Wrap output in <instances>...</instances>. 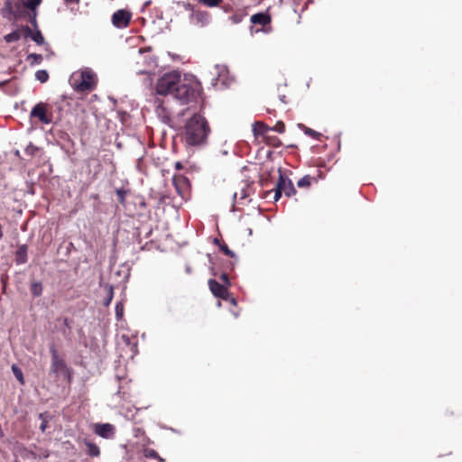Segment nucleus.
<instances>
[{
	"mask_svg": "<svg viewBox=\"0 0 462 462\" xmlns=\"http://www.w3.org/2000/svg\"><path fill=\"white\" fill-rule=\"evenodd\" d=\"M50 351L51 355V373L56 376L63 375L64 378L69 381L71 377L70 371L63 359L59 356L57 349L54 346H51Z\"/></svg>",
	"mask_w": 462,
	"mask_h": 462,
	"instance_id": "5",
	"label": "nucleus"
},
{
	"mask_svg": "<svg viewBox=\"0 0 462 462\" xmlns=\"http://www.w3.org/2000/svg\"><path fill=\"white\" fill-rule=\"evenodd\" d=\"M221 279H222L224 282H228V278H227V275H226V273H223V274L221 275Z\"/></svg>",
	"mask_w": 462,
	"mask_h": 462,
	"instance_id": "33",
	"label": "nucleus"
},
{
	"mask_svg": "<svg viewBox=\"0 0 462 462\" xmlns=\"http://www.w3.org/2000/svg\"><path fill=\"white\" fill-rule=\"evenodd\" d=\"M86 446L88 448V454L91 457H98L100 455L99 448L92 443V442H86Z\"/></svg>",
	"mask_w": 462,
	"mask_h": 462,
	"instance_id": "15",
	"label": "nucleus"
},
{
	"mask_svg": "<svg viewBox=\"0 0 462 462\" xmlns=\"http://www.w3.org/2000/svg\"><path fill=\"white\" fill-rule=\"evenodd\" d=\"M106 291H107V297L104 300V305L107 307L111 303V301L113 300L114 289L110 285H106Z\"/></svg>",
	"mask_w": 462,
	"mask_h": 462,
	"instance_id": "22",
	"label": "nucleus"
},
{
	"mask_svg": "<svg viewBox=\"0 0 462 462\" xmlns=\"http://www.w3.org/2000/svg\"><path fill=\"white\" fill-rule=\"evenodd\" d=\"M12 371L15 376V378L22 383L23 384L24 383V379H23V372L22 370L17 367L16 365H12Z\"/></svg>",
	"mask_w": 462,
	"mask_h": 462,
	"instance_id": "21",
	"label": "nucleus"
},
{
	"mask_svg": "<svg viewBox=\"0 0 462 462\" xmlns=\"http://www.w3.org/2000/svg\"><path fill=\"white\" fill-rule=\"evenodd\" d=\"M185 114V109H183L181 112L178 114L179 116H183Z\"/></svg>",
	"mask_w": 462,
	"mask_h": 462,
	"instance_id": "34",
	"label": "nucleus"
},
{
	"mask_svg": "<svg viewBox=\"0 0 462 462\" xmlns=\"http://www.w3.org/2000/svg\"><path fill=\"white\" fill-rule=\"evenodd\" d=\"M144 456L149 458H154V459H158L161 462H164V459L162 458L154 449H151V448L145 449Z\"/></svg>",
	"mask_w": 462,
	"mask_h": 462,
	"instance_id": "20",
	"label": "nucleus"
},
{
	"mask_svg": "<svg viewBox=\"0 0 462 462\" xmlns=\"http://www.w3.org/2000/svg\"><path fill=\"white\" fill-rule=\"evenodd\" d=\"M117 194L120 195V196H123V193H121V191H117Z\"/></svg>",
	"mask_w": 462,
	"mask_h": 462,
	"instance_id": "40",
	"label": "nucleus"
},
{
	"mask_svg": "<svg viewBox=\"0 0 462 462\" xmlns=\"http://www.w3.org/2000/svg\"><path fill=\"white\" fill-rule=\"evenodd\" d=\"M156 92L162 96H171L180 105L195 101L201 92L200 82L192 75L173 70L162 75L156 83Z\"/></svg>",
	"mask_w": 462,
	"mask_h": 462,
	"instance_id": "1",
	"label": "nucleus"
},
{
	"mask_svg": "<svg viewBox=\"0 0 462 462\" xmlns=\"http://www.w3.org/2000/svg\"><path fill=\"white\" fill-rule=\"evenodd\" d=\"M117 194L120 195V196H123V193H121V191H117Z\"/></svg>",
	"mask_w": 462,
	"mask_h": 462,
	"instance_id": "41",
	"label": "nucleus"
},
{
	"mask_svg": "<svg viewBox=\"0 0 462 462\" xmlns=\"http://www.w3.org/2000/svg\"><path fill=\"white\" fill-rule=\"evenodd\" d=\"M208 285L211 292L217 298L226 300L228 297V291L222 284L217 282L216 280L210 279Z\"/></svg>",
	"mask_w": 462,
	"mask_h": 462,
	"instance_id": "9",
	"label": "nucleus"
},
{
	"mask_svg": "<svg viewBox=\"0 0 462 462\" xmlns=\"http://www.w3.org/2000/svg\"><path fill=\"white\" fill-rule=\"evenodd\" d=\"M124 316V304L121 301H118L116 305V319L119 320Z\"/></svg>",
	"mask_w": 462,
	"mask_h": 462,
	"instance_id": "24",
	"label": "nucleus"
},
{
	"mask_svg": "<svg viewBox=\"0 0 462 462\" xmlns=\"http://www.w3.org/2000/svg\"><path fill=\"white\" fill-rule=\"evenodd\" d=\"M10 40H12V35L11 34L7 35V41H10Z\"/></svg>",
	"mask_w": 462,
	"mask_h": 462,
	"instance_id": "39",
	"label": "nucleus"
},
{
	"mask_svg": "<svg viewBox=\"0 0 462 462\" xmlns=\"http://www.w3.org/2000/svg\"><path fill=\"white\" fill-rule=\"evenodd\" d=\"M210 132L208 122L200 115H194L185 125V139L189 145L205 143Z\"/></svg>",
	"mask_w": 462,
	"mask_h": 462,
	"instance_id": "2",
	"label": "nucleus"
},
{
	"mask_svg": "<svg viewBox=\"0 0 462 462\" xmlns=\"http://www.w3.org/2000/svg\"><path fill=\"white\" fill-rule=\"evenodd\" d=\"M312 178L310 175H305L297 181L299 188H306L310 185Z\"/></svg>",
	"mask_w": 462,
	"mask_h": 462,
	"instance_id": "18",
	"label": "nucleus"
},
{
	"mask_svg": "<svg viewBox=\"0 0 462 462\" xmlns=\"http://www.w3.org/2000/svg\"><path fill=\"white\" fill-rule=\"evenodd\" d=\"M41 2L42 0H24L23 5L30 10H35Z\"/></svg>",
	"mask_w": 462,
	"mask_h": 462,
	"instance_id": "23",
	"label": "nucleus"
},
{
	"mask_svg": "<svg viewBox=\"0 0 462 462\" xmlns=\"http://www.w3.org/2000/svg\"><path fill=\"white\" fill-rule=\"evenodd\" d=\"M276 185L287 197H291L296 193L292 181L289 178L283 176L281 171H279V179Z\"/></svg>",
	"mask_w": 462,
	"mask_h": 462,
	"instance_id": "7",
	"label": "nucleus"
},
{
	"mask_svg": "<svg viewBox=\"0 0 462 462\" xmlns=\"http://www.w3.org/2000/svg\"><path fill=\"white\" fill-rule=\"evenodd\" d=\"M65 1L68 2V3L79 2V0H65Z\"/></svg>",
	"mask_w": 462,
	"mask_h": 462,
	"instance_id": "36",
	"label": "nucleus"
},
{
	"mask_svg": "<svg viewBox=\"0 0 462 462\" xmlns=\"http://www.w3.org/2000/svg\"><path fill=\"white\" fill-rule=\"evenodd\" d=\"M97 82L96 73L89 68L76 71L71 75L70 83L78 92L91 91Z\"/></svg>",
	"mask_w": 462,
	"mask_h": 462,
	"instance_id": "3",
	"label": "nucleus"
},
{
	"mask_svg": "<svg viewBox=\"0 0 462 462\" xmlns=\"http://www.w3.org/2000/svg\"><path fill=\"white\" fill-rule=\"evenodd\" d=\"M220 249L228 256L233 257L235 255V254L231 250H229L226 245H222L220 246Z\"/></svg>",
	"mask_w": 462,
	"mask_h": 462,
	"instance_id": "30",
	"label": "nucleus"
},
{
	"mask_svg": "<svg viewBox=\"0 0 462 462\" xmlns=\"http://www.w3.org/2000/svg\"><path fill=\"white\" fill-rule=\"evenodd\" d=\"M176 168H177V169H180V168H181L180 162H177V163H176Z\"/></svg>",
	"mask_w": 462,
	"mask_h": 462,
	"instance_id": "37",
	"label": "nucleus"
},
{
	"mask_svg": "<svg viewBox=\"0 0 462 462\" xmlns=\"http://www.w3.org/2000/svg\"><path fill=\"white\" fill-rule=\"evenodd\" d=\"M27 261V245H22L15 253V262L17 264L25 263Z\"/></svg>",
	"mask_w": 462,
	"mask_h": 462,
	"instance_id": "13",
	"label": "nucleus"
},
{
	"mask_svg": "<svg viewBox=\"0 0 462 462\" xmlns=\"http://www.w3.org/2000/svg\"><path fill=\"white\" fill-rule=\"evenodd\" d=\"M237 196H238V193H237V192H235V193H234V195H233V198H234V200H235V201L236 200Z\"/></svg>",
	"mask_w": 462,
	"mask_h": 462,
	"instance_id": "35",
	"label": "nucleus"
},
{
	"mask_svg": "<svg viewBox=\"0 0 462 462\" xmlns=\"http://www.w3.org/2000/svg\"><path fill=\"white\" fill-rule=\"evenodd\" d=\"M231 303H233L234 305H236V301L234 298L231 299Z\"/></svg>",
	"mask_w": 462,
	"mask_h": 462,
	"instance_id": "38",
	"label": "nucleus"
},
{
	"mask_svg": "<svg viewBox=\"0 0 462 462\" xmlns=\"http://www.w3.org/2000/svg\"><path fill=\"white\" fill-rule=\"evenodd\" d=\"M30 117L37 118L44 125H50L53 122V115L50 104L44 102L37 103L30 112Z\"/></svg>",
	"mask_w": 462,
	"mask_h": 462,
	"instance_id": "4",
	"label": "nucleus"
},
{
	"mask_svg": "<svg viewBox=\"0 0 462 462\" xmlns=\"http://www.w3.org/2000/svg\"><path fill=\"white\" fill-rule=\"evenodd\" d=\"M282 191L278 188L277 185H275L274 196H273L274 201H277L282 197Z\"/></svg>",
	"mask_w": 462,
	"mask_h": 462,
	"instance_id": "31",
	"label": "nucleus"
},
{
	"mask_svg": "<svg viewBox=\"0 0 462 462\" xmlns=\"http://www.w3.org/2000/svg\"><path fill=\"white\" fill-rule=\"evenodd\" d=\"M250 21L254 24L266 25L270 23L271 19L268 14L263 13H257L251 16Z\"/></svg>",
	"mask_w": 462,
	"mask_h": 462,
	"instance_id": "11",
	"label": "nucleus"
},
{
	"mask_svg": "<svg viewBox=\"0 0 462 462\" xmlns=\"http://www.w3.org/2000/svg\"><path fill=\"white\" fill-rule=\"evenodd\" d=\"M271 127L266 125L262 122H255L253 125V132L254 135H263L267 136L268 132H270Z\"/></svg>",
	"mask_w": 462,
	"mask_h": 462,
	"instance_id": "12",
	"label": "nucleus"
},
{
	"mask_svg": "<svg viewBox=\"0 0 462 462\" xmlns=\"http://www.w3.org/2000/svg\"><path fill=\"white\" fill-rule=\"evenodd\" d=\"M304 133H305L307 135H309V136H310V137H313V138H318V137L320 135V134H319V133H318V132H316L315 130H312V129H310V128H309V127H305V129H304Z\"/></svg>",
	"mask_w": 462,
	"mask_h": 462,
	"instance_id": "29",
	"label": "nucleus"
},
{
	"mask_svg": "<svg viewBox=\"0 0 462 462\" xmlns=\"http://www.w3.org/2000/svg\"><path fill=\"white\" fill-rule=\"evenodd\" d=\"M156 114L162 123L171 125L172 112L164 102H159L156 106Z\"/></svg>",
	"mask_w": 462,
	"mask_h": 462,
	"instance_id": "8",
	"label": "nucleus"
},
{
	"mask_svg": "<svg viewBox=\"0 0 462 462\" xmlns=\"http://www.w3.org/2000/svg\"><path fill=\"white\" fill-rule=\"evenodd\" d=\"M223 0H199V2L208 7L217 6Z\"/></svg>",
	"mask_w": 462,
	"mask_h": 462,
	"instance_id": "26",
	"label": "nucleus"
},
{
	"mask_svg": "<svg viewBox=\"0 0 462 462\" xmlns=\"http://www.w3.org/2000/svg\"><path fill=\"white\" fill-rule=\"evenodd\" d=\"M31 291L33 296L39 297L42 293V286L40 282H34L31 285Z\"/></svg>",
	"mask_w": 462,
	"mask_h": 462,
	"instance_id": "17",
	"label": "nucleus"
},
{
	"mask_svg": "<svg viewBox=\"0 0 462 462\" xmlns=\"http://www.w3.org/2000/svg\"><path fill=\"white\" fill-rule=\"evenodd\" d=\"M240 199H244L247 197L246 191L243 189L240 192Z\"/></svg>",
	"mask_w": 462,
	"mask_h": 462,
	"instance_id": "32",
	"label": "nucleus"
},
{
	"mask_svg": "<svg viewBox=\"0 0 462 462\" xmlns=\"http://www.w3.org/2000/svg\"><path fill=\"white\" fill-rule=\"evenodd\" d=\"M192 18L197 24L203 26L208 23L209 16L206 12L197 11L192 14Z\"/></svg>",
	"mask_w": 462,
	"mask_h": 462,
	"instance_id": "14",
	"label": "nucleus"
},
{
	"mask_svg": "<svg viewBox=\"0 0 462 462\" xmlns=\"http://www.w3.org/2000/svg\"><path fill=\"white\" fill-rule=\"evenodd\" d=\"M35 79L41 83H44L49 79V74L45 69H40L35 73Z\"/></svg>",
	"mask_w": 462,
	"mask_h": 462,
	"instance_id": "19",
	"label": "nucleus"
},
{
	"mask_svg": "<svg viewBox=\"0 0 462 462\" xmlns=\"http://www.w3.org/2000/svg\"><path fill=\"white\" fill-rule=\"evenodd\" d=\"M28 32L31 34L32 40L37 44L41 45L44 43V38L40 31H36L35 32L32 33V31L28 29Z\"/></svg>",
	"mask_w": 462,
	"mask_h": 462,
	"instance_id": "16",
	"label": "nucleus"
},
{
	"mask_svg": "<svg viewBox=\"0 0 462 462\" xmlns=\"http://www.w3.org/2000/svg\"><path fill=\"white\" fill-rule=\"evenodd\" d=\"M28 60H32V63H41L42 60V56L41 54L32 53L28 55Z\"/></svg>",
	"mask_w": 462,
	"mask_h": 462,
	"instance_id": "27",
	"label": "nucleus"
},
{
	"mask_svg": "<svg viewBox=\"0 0 462 462\" xmlns=\"http://www.w3.org/2000/svg\"><path fill=\"white\" fill-rule=\"evenodd\" d=\"M270 131L282 134L285 131V125L282 121H278L273 127H271Z\"/></svg>",
	"mask_w": 462,
	"mask_h": 462,
	"instance_id": "25",
	"label": "nucleus"
},
{
	"mask_svg": "<svg viewBox=\"0 0 462 462\" xmlns=\"http://www.w3.org/2000/svg\"><path fill=\"white\" fill-rule=\"evenodd\" d=\"M95 433L102 438L109 439L115 434V427L110 423L96 424Z\"/></svg>",
	"mask_w": 462,
	"mask_h": 462,
	"instance_id": "10",
	"label": "nucleus"
},
{
	"mask_svg": "<svg viewBox=\"0 0 462 462\" xmlns=\"http://www.w3.org/2000/svg\"><path fill=\"white\" fill-rule=\"evenodd\" d=\"M39 419L42 420V423L40 425V430L43 432V431H45V430L47 428V419L45 418V414L40 413Z\"/></svg>",
	"mask_w": 462,
	"mask_h": 462,
	"instance_id": "28",
	"label": "nucleus"
},
{
	"mask_svg": "<svg viewBox=\"0 0 462 462\" xmlns=\"http://www.w3.org/2000/svg\"><path fill=\"white\" fill-rule=\"evenodd\" d=\"M131 13L124 9L117 10L112 15V23L117 28H125L129 24Z\"/></svg>",
	"mask_w": 462,
	"mask_h": 462,
	"instance_id": "6",
	"label": "nucleus"
}]
</instances>
